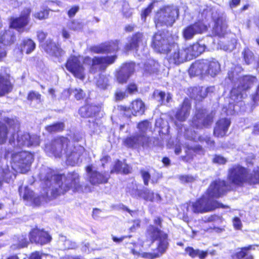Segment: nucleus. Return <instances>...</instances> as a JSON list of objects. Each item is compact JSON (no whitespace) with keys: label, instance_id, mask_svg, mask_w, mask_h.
<instances>
[{"label":"nucleus","instance_id":"30","mask_svg":"<svg viewBox=\"0 0 259 259\" xmlns=\"http://www.w3.org/2000/svg\"><path fill=\"white\" fill-rule=\"evenodd\" d=\"M244 183L250 185L259 184V167L253 169L250 174L248 173L247 169L244 167Z\"/></svg>","mask_w":259,"mask_h":259},{"label":"nucleus","instance_id":"2","mask_svg":"<svg viewBox=\"0 0 259 259\" xmlns=\"http://www.w3.org/2000/svg\"><path fill=\"white\" fill-rule=\"evenodd\" d=\"M162 222L161 217H156L153 220L154 225L150 224L147 228L145 236L146 241L151 243L158 240L156 249H160L162 252H164L168 245V235L161 229Z\"/></svg>","mask_w":259,"mask_h":259},{"label":"nucleus","instance_id":"64","mask_svg":"<svg viewBox=\"0 0 259 259\" xmlns=\"http://www.w3.org/2000/svg\"><path fill=\"white\" fill-rule=\"evenodd\" d=\"M48 35V33L43 31H38L37 32V38L38 41L40 42H43L46 39Z\"/></svg>","mask_w":259,"mask_h":259},{"label":"nucleus","instance_id":"25","mask_svg":"<svg viewBox=\"0 0 259 259\" xmlns=\"http://www.w3.org/2000/svg\"><path fill=\"white\" fill-rule=\"evenodd\" d=\"M228 179L236 186L243 183V166L239 165H233L228 170Z\"/></svg>","mask_w":259,"mask_h":259},{"label":"nucleus","instance_id":"40","mask_svg":"<svg viewBox=\"0 0 259 259\" xmlns=\"http://www.w3.org/2000/svg\"><path fill=\"white\" fill-rule=\"evenodd\" d=\"M142 198L147 201L153 202L155 200V197L160 198V196L158 194H155L153 191L148 189L142 190L141 192Z\"/></svg>","mask_w":259,"mask_h":259},{"label":"nucleus","instance_id":"28","mask_svg":"<svg viewBox=\"0 0 259 259\" xmlns=\"http://www.w3.org/2000/svg\"><path fill=\"white\" fill-rule=\"evenodd\" d=\"M13 89V85L9 77L0 74V97H4L11 93Z\"/></svg>","mask_w":259,"mask_h":259},{"label":"nucleus","instance_id":"26","mask_svg":"<svg viewBox=\"0 0 259 259\" xmlns=\"http://www.w3.org/2000/svg\"><path fill=\"white\" fill-rule=\"evenodd\" d=\"M5 123L0 122V144H3L7 140L9 128H14L15 122L14 119L5 117L3 119Z\"/></svg>","mask_w":259,"mask_h":259},{"label":"nucleus","instance_id":"10","mask_svg":"<svg viewBox=\"0 0 259 259\" xmlns=\"http://www.w3.org/2000/svg\"><path fill=\"white\" fill-rule=\"evenodd\" d=\"M169 48V55L167 60L169 63L179 65L190 61L186 46L180 47L178 43L172 41Z\"/></svg>","mask_w":259,"mask_h":259},{"label":"nucleus","instance_id":"16","mask_svg":"<svg viewBox=\"0 0 259 259\" xmlns=\"http://www.w3.org/2000/svg\"><path fill=\"white\" fill-rule=\"evenodd\" d=\"M144 39L143 33L138 31L133 33L127 38V42L123 48L124 53H127L130 51H135L137 52L140 46L143 44Z\"/></svg>","mask_w":259,"mask_h":259},{"label":"nucleus","instance_id":"11","mask_svg":"<svg viewBox=\"0 0 259 259\" xmlns=\"http://www.w3.org/2000/svg\"><path fill=\"white\" fill-rule=\"evenodd\" d=\"M171 42L164 33L157 32L152 37L151 47L157 53L167 55Z\"/></svg>","mask_w":259,"mask_h":259},{"label":"nucleus","instance_id":"57","mask_svg":"<svg viewBox=\"0 0 259 259\" xmlns=\"http://www.w3.org/2000/svg\"><path fill=\"white\" fill-rule=\"evenodd\" d=\"M34 194L33 191L28 189L27 187H25L24 189V192L23 195V198L25 200L31 201L33 198Z\"/></svg>","mask_w":259,"mask_h":259},{"label":"nucleus","instance_id":"23","mask_svg":"<svg viewBox=\"0 0 259 259\" xmlns=\"http://www.w3.org/2000/svg\"><path fill=\"white\" fill-rule=\"evenodd\" d=\"M16 136V140L17 145L19 147L26 146L30 147L34 145L33 139L34 137L31 136L28 133H14L12 134L11 137L9 140L10 143H15V137Z\"/></svg>","mask_w":259,"mask_h":259},{"label":"nucleus","instance_id":"21","mask_svg":"<svg viewBox=\"0 0 259 259\" xmlns=\"http://www.w3.org/2000/svg\"><path fill=\"white\" fill-rule=\"evenodd\" d=\"M134 72V64L130 63H124L117 71L116 79L118 82L126 83L130 77Z\"/></svg>","mask_w":259,"mask_h":259},{"label":"nucleus","instance_id":"61","mask_svg":"<svg viewBox=\"0 0 259 259\" xmlns=\"http://www.w3.org/2000/svg\"><path fill=\"white\" fill-rule=\"evenodd\" d=\"M79 7L77 5H73L68 10L67 14L69 18L73 17L79 11Z\"/></svg>","mask_w":259,"mask_h":259},{"label":"nucleus","instance_id":"43","mask_svg":"<svg viewBox=\"0 0 259 259\" xmlns=\"http://www.w3.org/2000/svg\"><path fill=\"white\" fill-rule=\"evenodd\" d=\"M137 127L140 132L138 134L146 135V132L151 127V124L147 119H145L140 121L137 124Z\"/></svg>","mask_w":259,"mask_h":259},{"label":"nucleus","instance_id":"13","mask_svg":"<svg viewBox=\"0 0 259 259\" xmlns=\"http://www.w3.org/2000/svg\"><path fill=\"white\" fill-rule=\"evenodd\" d=\"M31 13L30 8H24L18 17H12L10 18V28L14 29L20 32H23L25 27L29 23Z\"/></svg>","mask_w":259,"mask_h":259},{"label":"nucleus","instance_id":"54","mask_svg":"<svg viewBox=\"0 0 259 259\" xmlns=\"http://www.w3.org/2000/svg\"><path fill=\"white\" fill-rule=\"evenodd\" d=\"M227 160L223 156L219 154H214L212 159V162L218 164H225L227 162Z\"/></svg>","mask_w":259,"mask_h":259},{"label":"nucleus","instance_id":"34","mask_svg":"<svg viewBox=\"0 0 259 259\" xmlns=\"http://www.w3.org/2000/svg\"><path fill=\"white\" fill-rule=\"evenodd\" d=\"M203 109L196 110L191 120V126L196 129L202 128V118H203Z\"/></svg>","mask_w":259,"mask_h":259},{"label":"nucleus","instance_id":"45","mask_svg":"<svg viewBox=\"0 0 259 259\" xmlns=\"http://www.w3.org/2000/svg\"><path fill=\"white\" fill-rule=\"evenodd\" d=\"M50 10L48 8H44L33 14V16L34 18L42 20L49 18Z\"/></svg>","mask_w":259,"mask_h":259},{"label":"nucleus","instance_id":"58","mask_svg":"<svg viewBox=\"0 0 259 259\" xmlns=\"http://www.w3.org/2000/svg\"><path fill=\"white\" fill-rule=\"evenodd\" d=\"M127 97L125 93L121 91H116L114 95V100L116 102L122 101Z\"/></svg>","mask_w":259,"mask_h":259},{"label":"nucleus","instance_id":"44","mask_svg":"<svg viewBox=\"0 0 259 259\" xmlns=\"http://www.w3.org/2000/svg\"><path fill=\"white\" fill-rule=\"evenodd\" d=\"M195 34L197 33L191 24L186 26L183 30V35L186 39H192Z\"/></svg>","mask_w":259,"mask_h":259},{"label":"nucleus","instance_id":"6","mask_svg":"<svg viewBox=\"0 0 259 259\" xmlns=\"http://www.w3.org/2000/svg\"><path fill=\"white\" fill-rule=\"evenodd\" d=\"M178 10L168 5L160 8L156 12L155 23L158 26H171L178 17Z\"/></svg>","mask_w":259,"mask_h":259},{"label":"nucleus","instance_id":"35","mask_svg":"<svg viewBox=\"0 0 259 259\" xmlns=\"http://www.w3.org/2000/svg\"><path fill=\"white\" fill-rule=\"evenodd\" d=\"M185 251L192 258L198 256L200 259H204L207 255L206 251H200L198 249H194L193 247L191 246L186 247Z\"/></svg>","mask_w":259,"mask_h":259},{"label":"nucleus","instance_id":"3","mask_svg":"<svg viewBox=\"0 0 259 259\" xmlns=\"http://www.w3.org/2000/svg\"><path fill=\"white\" fill-rule=\"evenodd\" d=\"M220 70V65L214 58L202 59L195 61L190 66L188 72L191 76L210 75L214 77Z\"/></svg>","mask_w":259,"mask_h":259},{"label":"nucleus","instance_id":"63","mask_svg":"<svg viewBox=\"0 0 259 259\" xmlns=\"http://www.w3.org/2000/svg\"><path fill=\"white\" fill-rule=\"evenodd\" d=\"M252 246L249 245L247 247H244V259H253L252 254L250 252Z\"/></svg>","mask_w":259,"mask_h":259},{"label":"nucleus","instance_id":"37","mask_svg":"<svg viewBox=\"0 0 259 259\" xmlns=\"http://www.w3.org/2000/svg\"><path fill=\"white\" fill-rule=\"evenodd\" d=\"M107 53L117 52L120 49V46L121 44L119 39L111 40L105 42Z\"/></svg>","mask_w":259,"mask_h":259},{"label":"nucleus","instance_id":"36","mask_svg":"<svg viewBox=\"0 0 259 259\" xmlns=\"http://www.w3.org/2000/svg\"><path fill=\"white\" fill-rule=\"evenodd\" d=\"M13 172L8 168L0 169V186L4 183H9L12 179Z\"/></svg>","mask_w":259,"mask_h":259},{"label":"nucleus","instance_id":"22","mask_svg":"<svg viewBox=\"0 0 259 259\" xmlns=\"http://www.w3.org/2000/svg\"><path fill=\"white\" fill-rule=\"evenodd\" d=\"M230 97L233 100V102L230 103V108L233 107V112H236L238 109L235 107L238 106L240 109L241 102L243 99V85H238L237 87H233L230 93Z\"/></svg>","mask_w":259,"mask_h":259},{"label":"nucleus","instance_id":"33","mask_svg":"<svg viewBox=\"0 0 259 259\" xmlns=\"http://www.w3.org/2000/svg\"><path fill=\"white\" fill-rule=\"evenodd\" d=\"M257 81V78L255 75H244V93L249 92Z\"/></svg>","mask_w":259,"mask_h":259},{"label":"nucleus","instance_id":"52","mask_svg":"<svg viewBox=\"0 0 259 259\" xmlns=\"http://www.w3.org/2000/svg\"><path fill=\"white\" fill-rule=\"evenodd\" d=\"M122 168V162L119 160L117 159L115 163L112 167V168L110 170V173L111 174L116 173L119 174L121 171V169Z\"/></svg>","mask_w":259,"mask_h":259},{"label":"nucleus","instance_id":"5","mask_svg":"<svg viewBox=\"0 0 259 259\" xmlns=\"http://www.w3.org/2000/svg\"><path fill=\"white\" fill-rule=\"evenodd\" d=\"M224 207L223 204L217 201H210L207 197L203 195L195 201L188 203L187 210L188 211L189 208H190L193 213L199 214L211 211L217 208Z\"/></svg>","mask_w":259,"mask_h":259},{"label":"nucleus","instance_id":"38","mask_svg":"<svg viewBox=\"0 0 259 259\" xmlns=\"http://www.w3.org/2000/svg\"><path fill=\"white\" fill-rule=\"evenodd\" d=\"M65 125L63 122H56L46 126V130L48 133H53L62 132Z\"/></svg>","mask_w":259,"mask_h":259},{"label":"nucleus","instance_id":"8","mask_svg":"<svg viewBox=\"0 0 259 259\" xmlns=\"http://www.w3.org/2000/svg\"><path fill=\"white\" fill-rule=\"evenodd\" d=\"M152 144L151 137L144 134H135L127 136L122 140V145L127 148L137 149L142 147L147 149Z\"/></svg>","mask_w":259,"mask_h":259},{"label":"nucleus","instance_id":"62","mask_svg":"<svg viewBox=\"0 0 259 259\" xmlns=\"http://www.w3.org/2000/svg\"><path fill=\"white\" fill-rule=\"evenodd\" d=\"M126 90L130 94H133L138 92V89L137 85L134 83H130L126 87Z\"/></svg>","mask_w":259,"mask_h":259},{"label":"nucleus","instance_id":"53","mask_svg":"<svg viewBox=\"0 0 259 259\" xmlns=\"http://www.w3.org/2000/svg\"><path fill=\"white\" fill-rule=\"evenodd\" d=\"M179 180L181 183L186 184L194 182L195 180V178L192 175H182L179 176Z\"/></svg>","mask_w":259,"mask_h":259},{"label":"nucleus","instance_id":"48","mask_svg":"<svg viewBox=\"0 0 259 259\" xmlns=\"http://www.w3.org/2000/svg\"><path fill=\"white\" fill-rule=\"evenodd\" d=\"M15 156L16 157H18V162L22 164L27 165L29 163L27 158H29L30 156L25 152L21 151L18 152L15 154Z\"/></svg>","mask_w":259,"mask_h":259},{"label":"nucleus","instance_id":"59","mask_svg":"<svg viewBox=\"0 0 259 259\" xmlns=\"http://www.w3.org/2000/svg\"><path fill=\"white\" fill-rule=\"evenodd\" d=\"M117 110L121 113L122 114L123 116H126L128 118L131 117V115H128L127 116L126 115V113L130 111V106H126L125 105H120L117 106Z\"/></svg>","mask_w":259,"mask_h":259},{"label":"nucleus","instance_id":"14","mask_svg":"<svg viewBox=\"0 0 259 259\" xmlns=\"http://www.w3.org/2000/svg\"><path fill=\"white\" fill-rule=\"evenodd\" d=\"M117 58L116 55L105 56H96L92 58V63L90 67V72L92 73H96L98 70L104 72L107 67L113 64Z\"/></svg>","mask_w":259,"mask_h":259},{"label":"nucleus","instance_id":"47","mask_svg":"<svg viewBox=\"0 0 259 259\" xmlns=\"http://www.w3.org/2000/svg\"><path fill=\"white\" fill-rule=\"evenodd\" d=\"M26 99L31 102L35 100L38 103H40L42 101L41 95L34 91H29L27 94Z\"/></svg>","mask_w":259,"mask_h":259},{"label":"nucleus","instance_id":"7","mask_svg":"<svg viewBox=\"0 0 259 259\" xmlns=\"http://www.w3.org/2000/svg\"><path fill=\"white\" fill-rule=\"evenodd\" d=\"M52 150L54 156L58 157L65 155L68 158L74 153L70 146V140L64 136L57 137L52 140Z\"/></svg>","mask_w":259,"mask_h":259},{"label":"nucleus","instance_id":"60","mask_svg":"<svg viewBox=\"0 0 259 259\" xmlns=\"http://www.w3.org/2000/svg\"><path fill=\"white\" fill-rule=\"evenodd\" d=\"M155 72V68L153 65L147 63L145 64L144 66V72L143 73L145 75L151 74Z\"/></svg>","mask_w":259,"mask_h":259},{"label":"nucleus","instance_id":"39","mask_svg":"<svg viewBox=\"0 0 259 259\" xmlns=\"http://www.w3.org/2000/svg\"><path fill=\"white\" fill-rule=\"evenodd\" d=\"M193 26L194 30L197 34H202L206 32L208 27L207 25L203 22L202 20H198L191 24Z\"/></svg>","mask_w":259,"mask_h":259},{"label":"nucleus","instance_id":"18","mask_svg":"<svg viewBox=\"0 0 259 259\" xmlns=\"http://www.w3.org/2000/svg\"><path fill=\"white\" fill-rule=\"evenodd\" d=\"M102 110L101 104L85 103L78 109V114L83 118H95Z\"/></svg>","mask_w":259,"mask_h":259},{"label":"nucleus","instance_id":"50","mask_svg":"<svg viewBox=\"0 0 259 259\" xmlns=\"http://www.w3.org/2000/svg\"><path fill=\"white\" fill-rule=\"evenodd\" d=\"M141 178L143 181V183L145 186H148L150 180L151 179V175L148 170L144 169H141L140 171Z\"/></svg>","mask_w":259,"mask_h":259},{"label":"nucleus","instance_id":"27","mask_svg":"<svg viewBox=\"0 0 259 259\" xmlns=\"http://www.w3.org/2000/svg\"><path fill=\"white\" fill-rule=\"evenodd\" d=\"M130 111L132 115L137 116L145 114L146 107L144 102L141 98L133 100L130 103Z\"/></svg>","mask_w":259,"mask_h":259},{"label":"nucleus","instance_id":"15","mask_svg":"<svg viewBox=\"0 0 259 259\" xmlns=\"http://www.w3.org/2000/svg\"><path fill=\"white\" fill-rule=\"evenodd\" d=\"M65 66L67 70L75 78L83 80L84 78V67L78 57L71 55L66 60Z\"/></svg>","mask_w":259,"mask_h":259},{"label":"nucleus","instance_id":"41","mask_svg":"<svg viewBox=\"0 0 259 259\" xmlns=\"http://www.w3.org/2000/svg\"><path fill=\"white\" fill-rule=\"evenodd\" d=\"M105 42L99 45H94L89 48L91 52L98 54H108Z\"/></svg>","mask_w":259,"mask_h":259},{"label":"nucleus","instance_id":"24","mask_svg":"<svg viewBox=\"0 0 259 259\" xmlns=\"http://www.w3.org/2000/svg\"><path fill=\"white\" fill-rule=\"evenodd\" d=\"M231 123L230 118L224 117L219 119L214 127L213 132L214 136L217 138H222L226 136Z\"/></svg>","mask_w":259,"mask_h":259},{"label":"nucleus","instance_id":"49","mask_svg":"<svg viewBox=\"0 0 259 259\" xmlns=\"http://www.w3.org/2000/svg\"><path fill=\"white\" fill-rule=\"evenodd\" d=\"M154 1H152L150 3L147 7L144 8L141 11V17L142 20L145 21L147 17L151 13L152 9L154 7Z\"/></svg>","mask_w":259,"mask_h":259},{"label":"nucleus","instance_id":"29","mask_svg":"<svg viewBox=\"0 0 259 259\" xmlns=\"http://www.w3.org/2000/svg\"><path fill=\"white\" fill-rule=\"evenodd\" d=\"M190 60L196 58L204 52L206 47L204 45H201L195 42L192 45L186 46Z\"/></svg>","mask_w":259,"mask_h":259},{"label":"nucleus","instance_id":"55","mask_svg":"<svg viewBox=\"0 0 259 259\" xmlns=\"http://www.w3.org/2000/svg\"><path fill=\"white\" fill-rule=\"evenodd\" d=\"M74 93V97L77 100H80L84 99L85 94L81 89L75 88L72 90Z\"/></svg>","mask_w":259,"mask_h":259},{"label":"nucleus","instance_id":"1","mask_svg":"<svg viewBox=\"0 0 259 259\" xmlns=\"http://www.w3.org/2000/svg\"><path fill=\"white\" fill-rule=\"evenodd\" d=\"M54 177L56 184H61L58 188L52 190L51 194L53 198L64 195L70 190L74 193L83 192V186L80 183V176L77 172H69L66 177L64 174H55Z\"/></svg>","mask_w":259,"mask_h":259},{"label":"nucleus","instance_id":"46","mask_svg":"<svg viewBox=\"0 0 259 259\" xmlns=\"http://www.w3.org/2000/svg\"><path fill=\"white\" fill-rule=\"evenodd\" d=\"M244 61L247 65L252 63L255 61L254 53L248 48H245L244 50Z\"/></svg>","mask_w":259,"mask_h":259},{"label":"nucleus","instance_id":"32","mask_svg":"<svg viewBox=\"0 0 259 259\" xmlns=\"http://www.w3.org/2000/svg\"><path fill=\"white\" fill-rule=\"evenodd\" d=\"M35 44L31 38L23 39L18 48L21 53L25 52L27 54L31 53L35 49Z\"/></svg>","mask_w":259,"mask_h":259},{"label":"nucleus","instance_id":"42","mask_svg":"<svg viewBox=\"0 0 259 259\" xmlns=\"http://www.w3.org/2000/svg\"><path fill=\"white\" fill-rule=\"evenodd\" d=\"M203 118H202V128H208L213 122V117L210 114H206L203 109Z\"/></svg>","mask_w":259,"mask_h":259},{"label":"nucleus","instance_id":"31","mask_svg":"<svg viewBox=\"0 0 259 259\" xmlns=\"http://www.w3.org/2000/svg\"><path fill=\"white\" fill-rule=\"evenodd\" d=\"M16 36L10 30H5L1 33L0 42L5 46H10L14 43Z\"/></svg>","mask_w":259,"mask_h":259},{"label":"nucleus","instance_id":"19","mask_svg":"<svg viewBox=\"0 0 259 259\" xmlns=\"http://www.w3.org/2000/svg\"><path fill=\"white\" fill-rule=\"evenodd\" d=\"M41 46L45 52L52 57L59 58L65 54L61 44L56 43L52 39H48Z\"/></svg>","mask_w":259,"mask_h":259},{"label":"nucleus","instance_id":"20","mask_svg":"<svg viewBox=\"0 0 259 259\" xmlns=\"http://www.w3.org/2000/svg\"><path fill=\"white\" fill-rule=\"evenodd\" d=\"M191 109V101L188 98H185L176 112L175 114L176 119L180 122L186 121L190 115Z\"/></svg>","mask_w":259,"mask_h":259},{"label":"nucleus","instance_id":"4","mask_svg":"<svg viewBox=\"0 0 259 259\" xmlns=\"http://www.w3.org/2000/svg\"><path fill=\"white\" fill-rule=\"evenodd\" d=\"M201 14L204 18L207 15H211L212 22L211 33L213 36L223 37L227 34L228 25L226 17L222 14L213 11L212 8L207 7L203 9Z\"/></svg>","mask_w":259,"mask_h":259},{"label":"nucleus","instance_id":"51","mask_svg":"<svg viewBox=\"0 0 259 259\" xmlns=\"http://www.w3.org/2000/svg\"><path fill=\"white\" fill-rule=\"evenodd\" d=\"M157 252L156 253H148L143 252L142 253L141 256L147 259H153L161 255L164 252H162L160 249H156Z\"/></svg>","mask_w":259,"mask_h":259},{"label":"nucleus","instance_id":"12","mask_svg":"<svg viewBox=\"0 0 259 259\" xmlns=\"http://www.w3.org/2000/svg\"><path fill=\"white\" fill-rule=\"evenodd\" d=\"M28 237L31 243L40 246L50 243L52 240V237L48 231L37 226H35L30 230Z\"/></svg>","mask_w":259,"mask_h":259},{"label":"nucleus","instance_id":"56","mask_svg":"<svg viewBox=\"0 0 259 259\" xmlns=\"http://www.w3.org/2000/svg\"><path fill=\"white\" fill-rule=\"evenodd\" d=\"M29 244V241H28L26 237H22L21 238H19L18 242L16 244V248L20 249L25 247H27Z\"/></svg>","mask_w":259,"mask_h":259},{"label":"nucleus","instance_id":"9","mask_svg":"<svg viewBox=\"0 0 259 259\" xmlns=\"http://www.w3.org/2000/svg\"><path fill=\"white\" fill-rule=\"evenodd\" d=\"M231 190L230 183L225 180L218 179L211 182L206 190V194L209 198H219Z\"/></svg>","mask_w":259,"mask_h":259},{"label":"nucleus","instance_id":"17","mask_svg":"<svg viewBox=\"0 0 259 259\" xmlns=\"http://www.w3.org/2000/svg\"><path fill=\"white\" fill-rule=\"evenodd\" d=\"M93 165H88L85 167V170L89 174V181L93 186L105 184L108 182L110 178L109 175L102 173L98 170H93Z\"/></svg>","mask_w":259,"mask_h":259}]
</instances>
